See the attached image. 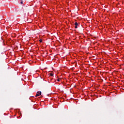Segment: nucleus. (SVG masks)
<instances>
[{
    "instance_id": "nucleus-1",
    "label": "nucleus",
    "mask_w": 124,
    "mask_h": 124,
    "mask_svg": "<svg viewBox=\"0 0 124 124\" xmlns=\"http://www.w3.org/2000/svg\"><path fill=\"white\" fill-rule=\"evenodd\" d=\"M75 28H76V29H77V26H78V23H77V22H75Z\"/></svg>"
},
{
    "instance_id": "nucleus-2",
    "label": "nucleus",
    "mask_w": 124,
    "mask_h": 124,
    "mask_svg": "<svg viewBox=\"0 0 124 124\" xmlns=\"http://www.w3.org/2000/svg\"><path fill=\"white\" fill-rule=\"evenodd\" d=\"M39 92H37V94H36L35 96L36 97H37V96H39Z\"/></svg>"
},
{
    "instance_id": "nucleus-3",
    "label": "nucleus",
    "mask_w": 124,
    "mask_h": 124,
    "mask_svg": "<svg viewBox=\"0 0 124 124\" xmlns=\"http://www.w3.org/2000/svg\"><path fill=\"white\" fill-rule=\"evenodd\" d=\"M50 74V76H51L52 77H53V76H54V74H53L52 73H51Z\"/></svg>"
},
{
    "instance_id": "nucleus-4",
    "label": "nucleus",
    "mask_w": 124,
    "mask_h": 124,
    "mask_svg": "<svg viewBox=\"0 0 124 124\" xmlns=\"http://www.w3.org/2000/svg\"><path fill=\"white\" fill-rule=\"evenodd\" d=\"M39 42L41 43L42 42V39H40Z\"/></svg>"
},
{
    "instance_id": "nucleus-5",
    "label": "nucleus",
    "mask_w": 124,
    "mask_h": 124,
    "mask_svg": "<svg viewBox=\"0 0 124 124\" xmlns=\"http://www.w3.org/2000/svg\"><path fill=\"white\" fill-rule=\"evenodd\" d=\"M39 95H41V92H40L39 93Z\"/></svg>"
},
{
    "instance_id": "nucleus-6",
    "label": "nucleus",
    "mask_w": 124,
    "mask_h": 124,
    "mask_svg": "<svg viewBox=\"0 0 124 124\" xmlns=\"http://www.w3.org/2000/svg\"><path fill=\"white\" fill-rule=\"evenodd\" d=\"M20 3H21V4H23V1H21L20 2Z\"/></svg>"
},
{
    "instance_id": "nucleus-7",
    "label": "nucleus",
    "mask_w": 124,
    "mask_h": 124,
    "mask_svg": "<svg viewBox=\"0 0 124 124\" xmlns=\"http://www.w3.org/2000/svg\"><path fill=\"white\" fill-rule=\"evenodd\" d=\"M57 81H58V82H59V81H60V78H58V79H57Z\"/></svg>"
}]
</instances>
